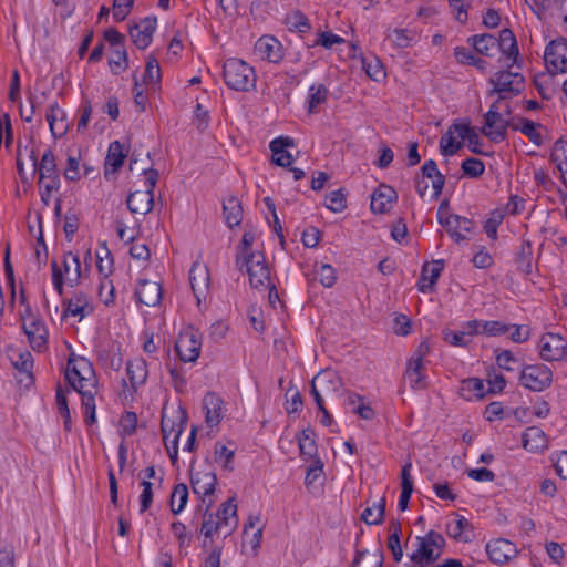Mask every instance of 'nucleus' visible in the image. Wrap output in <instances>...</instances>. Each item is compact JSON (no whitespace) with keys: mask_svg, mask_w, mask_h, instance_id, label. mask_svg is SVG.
Masks as SVG:
<instances>
[{"mask_svg":"<svg viewBox=\"0 0 567 567\" xmlns=\"http://www.w3.org/2000/svg\"><path fill=\"white\" fill-rule=\"evenodd\" d=\"M144 189L132 192L126 199L127 208L133 214L146 215L154 205L153 189L158 181V172L153 168L143 171Z\"/></svg>","mask_w":567,"mask_h":567,"instance_id":"obj_7","label":"nucleus"},{"mask_svg":"<svg viewBox=\"0 0 567 567\" xmlns=\"http://www.w3.org/2000/svg\"><path fill=\"white\" fill-rule=\"evenodd\" d=\"M225 83L235 91L249 92L255 90L257 76L255 69L240 59H228L223 71Z\"/></svg>","mask_w":567,"mask_h":567,"instance_id":"obj_4","label":"nucleus"},{"mask_svg":"<svg viewBox=\"0 0 567 567\" xmlns=\"http://www.w3.org/2000/svg\"><path fill=\"white\" fill-rule=\"evenodd\" d=\"M299 450L301 455L306 457H313L317 453V445L315 442V434L313 431L310 427L303 429L298 435H297Z\"/></svg>","mask_w":567,"mask_h":567,"instance_id":"obj_52","label":"nucleus"},{"mask_svg":"<svg viewBox=\"0 0 567 567\" xmlns=\"http://www.w3.org/2000/svg\"><path fill=\"white\" fill-rule=\"evenodd\" d=\"M475 336H478L475 319L463 322L457 331L449 328L442 330V339L452 347L466 348Z\"/></svg>","mask_w":567,"mask_h":567,"instance_id":"obj_21","label":"nucleus"},{"mask_svg":"<svg viewBox=\"0 0 567 567\" xmlns=\"http://www.w3.org/2000/svg\"><path fill=\"white\" fill-rule=\"evenodd\" d=\"M63 317H73L78 321L89 317L94 311L91 297L83 291H75L63 302Z\"/></svg>","mask_w":567,"mask_h":567,"instance_id":"obj_18","label":"nucleus"},{"mask_svg":"<svg viewBox=\"0 0 567 567\" xmlns=\"http://www.w3.org/2000/svg\"><path fill=\"white\" fill-rule=\"evenodd\" d=\"M52 285L56 292L62 296L64 286L75 287L80 284L86 269H82L79 256L66 252L60 261L52 260Z\"/></svg>","mask_w":567,"mask_h":567,"instance_id":"obj_3","label":"nucleus"},{"mask_svg":"<svg viewBox=\"0 0 567 567\" xmlns=\"http://www.w3.org/2000/svg\"><path fill=\"white\" fill-rule=\"evenodd\" d=\"M130 386L135 389L144 383L147 371L142 360L130 362L126 368Z\"/></svg>","mask_w":567,"mask_h":567,"instance_id":"obj_50","label":"nucleus"},{"mask_svg":"<svg viewBox=\"0 0 567 567\" xmlns=\"http://www.w3.org/2000/svg\"><path fill=\"white\" fill-rule=\"evenodd\" d=\"M33 165L38 167L40 182H44L48 177L60 176L56 167V159L51 148H47L41 157L40 163L33 157Z\"/></svg>","mask_w":567,"mask_h":567,"instance_id":"obj_39","label":"nucleus"},{"mask_svg":"<svg viewBox=\"0 0 567 567\" xmlns=\"http://www.w3.org/2000/svg\"><path fill=\"white\" fill-rule=\"evenodd\" d=\"M254 52L259 59L271 63H278L284 58L281 43L271 35L259 38L255 43Z\"/></svg>","mask_w":567,"mask_h":567,"instance_id":"obj_22","label":"nucleus"},{"mask_svg":"<svg viewBox=\"0 0 567 567\" xmlns=\"http://www.w3.org/2000/svg\"><path fill=\"white\" fill-rule=\"evenodd\" d=\"M155 25L151 21H143L131 29V38L138 49L147 48L153 39Z\"/></svg>","mask_w":567,"mask_h":567,"instance_id":"obj_40","label":"nucleus"},{"mask_svg":"<svg viewBox=\"0 0 567 567\" xmlns=\"http://www.w3.org/2000/svg\"><path fill=\"white\" fill-rule=\"evenodd\" d=\"M24 333L28 337L29 343L33 349L41 350L45 347L48 341V329L44 322L38 318L31 322L22 326Z\"/></svg>","mask_w":567,"mask_h":567,"instance_id":"obj_31","label":"nucleus"},{"mask_svg":"<svg viewBox=\"0 0 567 567\" xmlns=\"http://www.w3.org/2000/svg\"><path fill=\"white\" fill-rule=\"evenodd\" d=\"M190 483L193 492L203 502H208V505L214 503V492L217 484V477L209 467L193 471Z\"/></svg>","mask_w":567,"mask_h":567,"instance_id":"obj_13","label":"nucleus"},{"mask_svg":"<svg viewBox=\"0 0 567 567\" xmlns=\"http://www.w3.org/2000/svg\"><path fill=\"white\" fill-rule=\"evenodd\" d=\"M127 156V150L118 141L110 144L105 158V173H115L124 164Z\"/></svg>","mask_w":567,"mask_h":567,"instance_id":"obj_38","label":"nucleus"},{"mask_svg":"<svg viewBox=\"0 0 567 567\" xmlns=\"http://www.w3.org/2000/svg\"><path fill=\"white\" fill-rule=\"evenodd\" d=\"M537 351L544 361H560L567 355V341L558 333L546 332L538 340Z\"/></svg>","mask_w":567,"mask_h":567,"instance_id":"obj_11","label":"nucleus"},{"mask_svg":"<svg viewBox=\"0 0 567 567\" xmlns=\"http://www.w3.org/2000/svg\"><path fill=\"white\" fill-rule=\"evenodd\" d=\"M446 533L453 539L467 543L473 538V530L468 519L462 515H453L446 523Z\"/></svg>","mask_w":567,"mask_h":567,"instance_id":"obj_26","label":"nucleus"},{"mask_svg":"<svg viewBox=\"0 0 567 567\" xmlns=\"http://www.w3.org/2000/svg\"><path fill=\"white\" fill-rule=\"evenodd\" d=\"M486 553L493 563L502 565L514 558L517 549L514 543L497 538L487 543Z\"/></svg>","mask_w":567,"mask_h":567,"instance_id":"obj_23","label":"nucleus"},{"mask_svg":"<svg viewBox=\"0 0 567 567\" xmlns=\"http://www.w3.org/2000/svg\"><path fill=\"white\" fill-rule=\"evenodd\" d=\"M478 336L498 337L509 331V326L499 320H478L475 319Z\"/></svg>","mask_w":567,"mask_h":567,"instance_id":"obj_48","label":"nucleus"},{"mask_svg":"<svg viewBox=\"0 0 567 567\" xmlns=\"http://www.w3.org/2000/svg\"><path fill=\"white\" fill-rule=\"evenodd\" d=\"M171 530L179 548L186 550L192 544V534L187 530L186 526L181 522H175L172 524Z\"/></svg>","mask_w":567,"mask_h":567,"instance_id":"obj_60","label":"nucleus"},{"mask_svg":"<svg viewBox=\"0 0 567 567\" xmlns=\"http://www.w3.org/2000/svg\"><path fill=\"white\" fill-rule=\"evenodd\" d=\"M396 199L398 194L393 187L380 185L371 196V210L377 214H384L391 209Z\"/></svg>","mask_w":567,"mask_h":567,"instance_id":"obj_24","label":"nucleus"},{"mask_svg":"<svg viewBox=\"0 0 567 567\" xmlns=\"http://www.w3.org/2000/svg\"><path fill=\"white\" fill-rule=\"evenodd\" d=\"M293 146V140L290 137H278L270 142L272 152V162L278 166L288 167L292 164L293 157L288 152V147Z\"/></svg>","mask_w":567,"mask_h":567,"instance_id":"obj_32","label":"nucleus"},{"mask_svg":"<svg viewBox=\"0 0 567 567\" xmlns=\"http://www.w3.org/2000/svg\"><path fill=\"white\" fill-rule=\"evenodd\" d=\"M187 415L179 403L165 404L162 413V434L173 464L178 460V441L185 430Z\"/></svg>","mask_w":567,"mask_h":567,"instance_id":"obj_1","label":"nucleus"},{"mask_svg":"<svg viewBox=\"0 0 567 567\" xmlns=\"http://www.w3.org/2000/svg\"><path fill=\"white\" fill-rule=\"evenodd\" d=\"M400 533L401 527L399 524L394 523L390 527V535L388 540V546L391 549L393 557L396 561H400L403 557V550L400 544Z\"/></svg>","mask_w":567,"mask_h":567,"instance_id":"obj_61","label":"nucleus"},{"mask_svg":"<svg viewBox=\"0 0 567 567\" xmlns=\"http://www.w3.org/2000/svg\"><path fill=\"white\" fill-rule=\"evenodd\" d=\"M385 501L380 498L362 512V519L368 525L380 524L384 516Z\"/></svg>","mask_w":567,"mask_h":567,"instance_id":"obj_53","label":"nucleus"},{"mask_svg":"<svg viewBox=\"0 0 567 567\" xmlns=\"http://www.w3.org/2000/svg\"><path fill=\"white\" fill-rule=\"evenodd\" d=\"M45 117L54 137H61L68 132L66 114L56 102L50 105Z\"/></svg>","mask_w":567,"mask_h":567,"instance_id":"obj_33","label":"nucleus"},{"mask_svg":"<svg viewBox=\"0 0 567 567\" xmlns=\"http://www.w3.org/2000/svg\"><path fill=\"white\" fill-rule=\"evenodd\" d=\"M316 277L327 288L332 287L336 284L337 276L336 270L328 264H320L316 266Z\"/></svg>","mask_w":567,"mask_h":567,"instance_id":"obj_62","label":"nucleus"},{"mask_svg":"<svg viewBox=\"0 0 567 567\" xmlns=\"http://www.w3.org/2000/svg\"><path fill=\"white\" fill-rule=\"evenodd\" d=\"M328 97V89L321 84H312L308 91V112L317 113L318 106L326 103Z\"/></svg>","mask_w":567,"mask_h":567,"instance_id":"obj_49","label":"nucleus"},{"mask_svg":"<svg viewBox=\"0 0 567 567\" xmlns=\"http://www.w3.org/2000/svg\"><path fill=\"white\" fill-rule=\"evenodd\" d=\"M245 542L256 550L261 542L262 527L259 517L250 516L244 527Z\"/></svg>","mask_w":567,"mask_h":567,"instance_id":"obj_46","label":"nucleus"},{"mask_svg":"<svg viewBox=\"0 0 567 567\" xmlns=\"http://www.w3.org/2000/svg\"><path fill=\"white\" fill-rule=\"evenodd\" d=\"M64 374L72 390L92 389L97 384L93 365L84 357L71 355Z\"/></svg>","mask_w":567,"mask_h":567,"instance_id":"obj_6","label":"nucleus"},{"mask_svg":"<svg viewBox=\"0 0 567 567\" xmlns=\"http://www.w3.org/2000/svg\"><path fill=\"white\" fill-rule=\"evenodd\" d=\"M509 113L507 105H503L501 100L493 103L485 115V125L483 133L493 142L503 141L506 134L508 120L506 115Z\"/></svg>","mask_w":567,"mask_h":567,"instance_id":"obj_9","label":"nucleus"},{"mask_svg":"<svg viewBox=\"0 0 567 567\" xmlns=\"http://www.w3.org/2000/svg\"><path fill=\"white\" fill-rule=\"evenodd\" d=\"M11 362L16 369V379L21 388L29 389L33 385V358L28 350L12 353Z\"/></svg>","mask_w":567,"mask_h":567,"instance_id":"obj_20","label":"nucleus"},{"mask_svg":"<svg viewBox=\"0 0 567 567\" xmlns=\"http://www.w3.org/2000/svg\"><path fill=\"white\" fill-rule=\"evenodd\" d=\"M188 502V488L184 483L177 484L171 494V511L177 515L181 514Z\"/></svg>","mask_w":567,"mask_h":567,"instance_id":"obj_51","label":"nucleus"},{"mask_svg":"<svg viewBox=\"0 0 567 567\" xmlns=\"http://www.w3.org/2000/svg\"><path fill=\"white\" fill-rule=\"evenodd\" d=\"M429 353V344L422 342L408 362L404 380L412 389L426 388L427 383L423 378V359Z\"/></svg>","mask_w":567,"mask_h":567,"instance_id":"obj_16","label":"nucleus"},{"mask_svg":"<svg viewBox=\"0 0 567 567\" xmlns=\"http://www.w3.org/2000/svg\"><path fill=\"white\" fill-rule=\"evenodd\" d=\"M349 408L353 413L358 414L363 420H371L374 416L373 408L370 404L363 402L361 396L357 394L350 398Z\"/></svg>","mask_w":567,"mask_h":567,"instance_id":"obj_59","label":"nucleus"},{"mask_svg":"<svg viewBox=\"0 0 567 567\" xmlns=\"http://www.w3.org/2000/svg\"><path fill=\"white\" fill-rule=\"evenodd\" d=\"M412 463L408 462L402 466L401 470V494L398 502L400 511L404 512L413 493V480L411 476Z\"/></svg>","mask_w":567,"mask_h":567,"instance_id":"obj_37","label":"nucleus"},{"mask_svg":"<svg viewBox=\"0 0 567 567\" xmlns=\"http://www.w3.org/2000/svg\"><path fill=\"white\" fill-rule=\"evenodd\" d=\"M461 167L464 175L471 178L480 177L481 175H483L485 171L484 163L481 159L474 157L466 158L465 161H463Z\"/></svg>","mask_w":567,"mask_h":567,"instance_id":"obj_64","label":"nucleus"},{"mask_svg":"<svg viewBox=\"0 0 567 567\" xmlns=\"http://www.w3.org/2000/svg\"><path fill=\"white\" fill-rule=\"evenodd\" d=\"M97 295L100 300L105 305L110 306L114 303L115 288L110 278H102L99 285Z\"/></svg>","mask_w":567,"mask_h":567,"instance_id":"obj_63","label":"nucleus"},{"mask_svg":"<svg viewBox=\"0 0 567 567\" xmlns=\"http://www.w3.org/2000/svg\"><path fill=\"white\" fill-rule=\"evenodd\" d=\"M421 175L424 176L425 179L431 181V190L429 199L436 200L440 197L442 189L444 187L445 177L437 169L435 161H426L421 168Z\"/></svg>","mask_w":567,"mask_h":567,"instance_id":"obj_29","label":"nucleus"},{"mask_svg":"<svg viewBox=\"0 0 567 567\" xmlns=\"http://www.w3.org/2000/svg\"><path fill=\"white\" fill-rule=\"evenodd\" d=\"M475 51L486 56H494L497 52V38L492 34H476L468 39Z\"/></svg>","mask_w":567,"mask_h":567,"instance_id":"obj_42","label":"nucleus"},{"mask_svg":"<svg viewBox=\"0 0 567 567\" xmlns=\"http://www.w3.org/2000/svg\"><path fill=\"white\" fill-rule=\"evenodd\" d=\"M523 446L532 453L543 452L548 447L547 435L539 427H528L523 434Z\"/></svg>","mask_w":567,"mask_h":567,"instance_id":"obj_34","label":"nucleus"},{"mask_svg":"<svg viewBox=\"0 0 567 567\" xmlns=\"http://www.w3.org/2000/svg\"><path fill=\"white\" fill-rule=\"evenodd\" d=\"M223 214L230 228L238 226L243 219V207L239 199L235 196L227 197L223 202Z\"/></svg>","mask_w":567,"mask_h":567,"instance_id":"obj_41","label":"nucleus"},{"mask_svg":"<svg viewBox=\"0 0 567 567\" xmlns=\"http://www.w3.org/2000/svg\"><path fill=\"white\" fill-rule=\"evenodd\" d=\"M386 39L396 48L404 49L415 43L419 34L414 29L395 28L388 33Z\"/></svg>","mask_w":567,"mask_h":567,"instance_id":"obj_44","label":"nucleus"},{"mask_svg":"<svg viewBox=\"0 0 567 567\" xmlns=\"http://www.w3.org/2000/svg\"><path fill=\"white\" fill-rule=\"evenodd\" d=\"M238 526L237 504L235 498L224 502L217 512L205 514L200 526V534L205 539H213L215 536L224 538L230 536Z\"/></svg>","mask_w":567,"mask_h":567,"instance_id":"obj_2","label":"nucleus"},{"mask_svg":"<svg viewBox=\"0 0 567 567\" xmlns=\"http://www.w3.org/2000/svg\"><path fill=\"white\" fill-rule=\"evenodd\" d=\"M240 270H245L249 278L251 288L257 290H272L275 284L271 279V270L264 254H247L240 262L236 261Z\"/></svg>","mask_w":567,"mask_h":567,"instance_id":"obj_5","label":"nucleus"},{"mask_svg":"<svg viewBox=\"0 0 567 567\" xmlns=\"http://www.w3.org/2000/svg\"><path fill=\"white\" fill-rule=\"evenodd\" d=\"M497 51H501L502 54L513 63L517 60L518 45L512 30L503 29L499 32V37L497 38Z\"/></svg>","mask_w":567,"mask_h":567,"instance_id":"obj_36","label":"nucleus"},{"mask_svg":"<svg viewBox=\"0 0 567 567\" xmlns=\"http://www.w3.org/2000/svg\"><path fill=\"white\" fill-rule=\"evenodd\" d=\"M444 538L437 533H427L416 537V548L411 555L412 561L419 567H427L442 554Z\"/></svg>","mask_w":567,"mask_h":567,"instance_id":"obj_8","label":"nucleus"},{"mask_svg":"<svg viewBox=\"0 0 567 567\" xmlns=\"http://www.w3.org/2000/svg\"><path fill=\"white\" fill-rule=\"evenodd\" d=\"M362 68L367 75L375 82H380L385 79L386 73L384 71L383 64L378 58L363 59Z\"/></svg>","mask_w":567,"mask_h":567,"instance_id":"obj_56","label":"nucleus"},{"mask_svg":"<svg viewBox=\"0 0 567 567\" xmlns=\"http://www.w3.org/2000/svg\"><path fill=\"white\" fill-rule=\"evenodd\" d=\"M550 158L560 172V179L563 184L567 185V142L561 140L555 142Z\"/></svg>","mask_w":567,"mask_h":567,"instance_id":"obj_45","label":"nucleus"},{"mask_svg":"<svg viewBox=\"0 0 567 567\" xmlns=\"http://www.w3.org/2000/svg\"><path fill=\"white\" fill-rule=\"evenodd\" d=\"M323 474V464L320 460H315L307 468L305 484L308 489L313 491L319 486Z\"/></svg>","mask_w":567,"mask_h":567,"instance_id":"obj_57","label":"nucleus"},{"mask_svg":"<svg viewBox=\"0 0 567 567\" xmlns=\"http://www.w3.org/2000/svg\"><path fill=\"white\" fill-rule=\"evenodd\" d=\"M545 63L550 72H567V40H554L545 49Z\"/></svg>","mask_w":567,"mask_h":567,"instance_id":"obj_19","label":"nucleus"},{"mask_svg":"<svg viewBox=\"0 0 567 567\" xmlns=\"http://www.w3.org/2000/svg\"><path fill=\"white\" fill-rule=\"evenodd\" d=\"M137 300L147 306L155 307L162 300V287L157 281L141 279L135 290Z\"/></svg>","mask_w":567,"mask_h":567,"instance_id":"obj_25","label":"nucleus"},{"mask_svg":"<svg viewBox=\"0 0 567 567\" xmlns=\"http://www.w3.org/2000/svg\"><path fill=\"white\" fill-rule=\"evenodd\" d=\"M236 450L237 445L233 441L217 443L214 451L215 462L225 470H231V463Z\"/></svg>","mask_w":567,"mask_h":567,"instance_id":"obj_43","label":"nucleus"},{"mask_svg":"<svg viewBox=\"0 0 567 567\" xmlns=\"http://www.w3.org/2000/svg\"><path fill=\"white\" fill-rule=\"evenodd\" d=\"M444 269L443 260H434L431 264L423 266L421 276L417 282V288L423 293L433 291L434 286Z\"/></svg>","mask_w":567,"mask_h":567,"instance_id":"obj_27","label":"nucleus"},{"mask_svg":"<svg viewBox=\"0 0 567 567\" xmlns=\"http://www.w3.org/2000/svg\"><path fill=\"white\" fill-rule=\"evenodd\" d=\"M109 64L113 73L117 74L127 68V53L123 47L111 49Z\"/></svg>","mask_w":567,"mask_h":567,"instance_id":"obj_58","label":"nucleus"},{"mask_svg":"<svg viewBox=\"0 0 567 567\" xmlns=\"http://www.w3.org/2000/svg\"><path fill=\"white\" fill-rule=\"evenodd\" d=\"M470 133V123L454 122L441 137L440 152L443 156H452L456 154L464 145L467 134Z\"/></svg>","mask_w":567,"mask_h":567,"instance_id":"obj_12","label":"nucleus"},{"mask_svg":"<svg viewBox=\"0 0 567 567\" xmlns=\"http://www.w3.org/2000/svg\"><path fill=\"white\" fill-rule=\"evenodd\" d=\"M489 83L493 89L489 94H498L501 100L519 94L524 87V76L517 72L499 71L495 73Z\"/></svg>","mask_w":567,"mask_h":567,"instance_id":"obj_10","label":"nucleus"},{"mask_svg":"<svg viewBox=\"0 0 567 567\" xmlns=\"http://www.w3.org/2000/svg\"><path fill=\"white\" fill-rule=\"evenodd\" d=\"M515 128L526 135L532 143L540 146L544 143V136L542 134V125L527 118H520L515 124Z\"/></svg>","mask_w":567,"mask_h":567,"instance_id":"obj_47","label":"nucleus"},{"mask_svg":"<svg viewBox=\"0 0 567 567\" xmlns=\"http://www.w3.org/2000/svg\"><path fill=\"white\" fill-rule=\"evenodd\" d=\"M205 422L209 427H215L223 417L224 405L216 392H207L203 401Z\"/></svg>","mask_w":567,"mask_h":567,"instance_id":"obj_30","label":"nucleus"},{"mask_svg":"<svg viewBox=\"0 0 567 567\" xmlns=\"http://www.w3.org/2000/svg\"><path fill=\"white\" fill-rule=\"evenodd\" d=\"M520 381L528 390H544L550 386L553 382V372L545 364H530L523 369Z\"/></svg>","mask_w":567,"mask_h":567,"instance_id":"obj_15","label":"nucleus"},{"mask_svg":"<svg viewBox=\"0 0 567 567\" xmlns=\"http://www.w3.org/2000/svg\"><path fill=\"white\" fill-rule=\"evenodd\" d=\"M200 348L199 334L190 328L183 330L175 342V350L183 362H195L199 357Z\"/></svg>","mask_w":567,"mask_h":567,"instance_id":"obj_14","label":"nucleus"},{"mask_svg":"<svg viewBox=\"0 0 567 567\" xmlns=\"http://www.w3.org/2000/svg\"><path fill=\"white\" fill-rule=\"evenodd\" d=\"M437 218L439 223L446 228L450 236L457 244L468 240L467 234H470L474 228L472 220L458 215L444 216L442 213V206L439 208Z\"/></svg>","mask_w":567,"mask_h":567,"instance_id":"obj_17","label":"nucleus"},{"mask_svg":"<svg viewBox=\"0 0 567 567\" xmlns=\"http://www.w3.org/2000/svg\"><path fill=\"white\" fill-rule=\"evenodd\" d=\"M189 282L192 290L199 302L200 297H205L209 285L207 267L198 261L194 262L189 270Z\"/></svg>","mask_w":567,"mask_h":567,"instance_id":"obj_28","label":"nucleus"},{"mask_svg":"<svg viewBox=\"0 0 567 567\" xmlns=\"http://www.w3.org/2000/svg\"><path fill=\"white\" fill-rule=\"evenodd\" d=\"M258 237V234L254 229L246 230L243 235L240 246L238 247V252L236 256V261L240 262L241 259H245V255L249 254H261L260 250H254L252 246Z\"/></svg>","mask_w":567,"mask_h":567,"instance_id":"obj_55","label":"nucleus"},{"mask_svg":"<svg viewBox=\"0 0 567 567\" xmlns=\"http://www.w3.org/2000/svg\"><path fill=\"white\" fill-rule=\"evenodd\" d=\"M342 386L341 377L332 369L320 371L311 381V390H339Z\"/></svg>","mask_w":567,"mask_h":567,"instance_id":"obj_35","label":"nucleus"},{"mask_svg":"<svg viewBox=\"0 0 567 567\" xmlns=\"http://www.w3.org/2000/svg\"><path fill=\"white\" fill-rule=\"evenodd\" d=\"M447 3L454 19L465 24L468 20V10L472 7L473 0H447Z\"/></svg>","mask_w":567,"mask_h":567,"instance_id":"obj_54","label":"nucleus"}]
</instances>
